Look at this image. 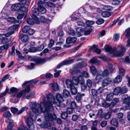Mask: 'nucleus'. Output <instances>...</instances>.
<instances>
[{
  "label": "nucleus",
  "instance_id": "obj_1",
  "mask_svg": "<svg viewBox=\"0 0 130 130\" xmlns=\"http://www.w3.org/2000/svg\"><path fill=\"white\" fill-rule=\"evenodd\" d=\"M47 99L48 102L46 104L43 102H41L40 105L36 102H29V106L33 112L29 111L28 113V118L27 123L30 130H32L34 128V121L35 120L36 118V116L35 113L44 112L45 119L47 121L55 120L56 118V115L48 110L46 107L47 105L48 109L51 108L52 110L53 109L52 105L55 102L54 97L52 94H50L47 95Z\"/></svg>",
  "mask_w": 130,
  "mask_h": 130
},
{
  "label": "nucleus",
  "instance_id": "obj_2",
  "mask_svg": "<svg viewBox=\"0 0 130 130\" xmlns=\"http://www.w3.org/2000/svg\"><path fill=\"white\" fill-rule=\"evenodd\" d=\"M104 48L106 51L117 56H123L125 51V48L122 46L117 49L115 48H112L111 46L106 45L105 46Z\"/></svg>",
  "mask_w": 130,
  "mask_h": 130
},
{
  "label": "nucleus",
  "instance_id": "obj_3",
  "mask_svg": "<svg viewBox=\"0 0 130 130\" xmlns=\"http://www.w3.org/2000/svg\"><path fill=\"white\" fill-rule=\"evenodd\" d=\"M21 23L20 20H17L15 22V25L9 27L8 29V32L7 33L8 36H9L14 33V31L18 27L19 25Z\"/></svg>",
  "mask_w": 130,
  "mask_h": 130
},
{
  "label": "nucleus",
  "instance_id": "obj_4",
  "mask_svg": "<svg viewBox=\"0 0 130 130\" xmlns=\"http://www.w3.org/2000/svg\"><path fill=\"white\" fill-rule=\"evenodd\" d=\"M39 11L38 9H34L33 10L32 14L31 15V17L34 20H35V22L36 24H38L40 23V21L39 20L38 18L36 16L39 14Z\"/></svg>",
  "mask_w": 130,
  "mask_h": 130
},
{
  "label": "nucleus",
  "instance_id": "obj_5",
  "mask_svg": "<svg viewBox=\"0 0 130 130\" xmlns=\"http://www.w3.org/2000/svg\"><path fill=\"white\" fill-rule=\"evenodd\" d=\"M10 91L11 92L10 93L12 94V96L13 98L11 100V102L14 103H17L19 101L18 99H17V100L15 101H14L13 100L14 99V98L16 96V93L18 91V90L16 88L12 87L10 89Z\"/></svg>",
  "mask_w": 130,
  "mask_h": 130
},
{
  "label": "nucleus",
  "instance_id": "obj_6",
  "mask_svg": "<svg viewBox=\"0 0 130 130\" xmlns=\"http://www.w3.org/2000/svg\"><path fill=\"white\" fill-rule=\"evenodd\" d=\"M48 59L46 58H38L33 59L34 62L37 64L42 65L45 63Z\"/></svg>",
  "mask_w": 130,
  "mask_h": 130
},
{
  "label": "nucleus",
  "instance_id": "obj_7",
  "mask_svg": "<svg viewBox=\"0 0 130 130\" xmlns=\"http://www.w3.org/2000/svg\"><path fill=\"white\" fill-rule=\"evenodd\" d=\"M23 7H24L19 3L12 5L11 7V9L13 11H19L20 10H22V8Z\"/></svg>",
  "mask_w": 130,
  "mask_h": 130
},
{
  "label": "nucleus",
  "instance_id": "obj_8",
  "mask_svg": "<svg viewBox=\"0 0 130 130\" xmlns=\"http://www.w3.org/2000/svg\"><path fill=\"white\" fill-rule=\"evenodd\" d=\"M74 59H70L64 60L59 64L57 67V69H59L61 67L64 65H66L72 63L74 61Z\"/></svg>",
  "mask_w": 130,
  "mask_h": 130
},
{
  "label": "nucleus",
  "instance_id": "obj_9",
  "mask_svg": "<svg viewBox=\"0 0 130 130\" xmlns=\"http://www.w3.org/2000/svg\"><path fill=\"white\" fill-rule=\"evenodd\" d=\"M77 38L76 37H68L66 39V42L67 44H70L71 46L73 45L76 42Z\"/></svg>",
  "mask_w": 130,
  "mask_h": 130
},
{
  "label": "nucleus",
  "instance_id": "obj_10",
  "mask_svg": "<svg viewBox=\"0 0 130 130\" xmlns=\"http://www.w3.org/2000/svg\"><path fill=\"white\" fill-rule=\"evenodd\" d=\"M109 74V72L108 70H105L103 72V76L100 74H98L97 75L96 77V80L97 81L101 80V79L102 78V77H105L107 76Z\"/></svg>",
  "mask_w": 130,
  "mask_h": 130
},
{
  "label": "nucleus",
  "instance_id": "obj_11",
  "mask_svg": "<svg viewBox=\"0 0 130 130\" xmlns=\"http://www.w3.org/2000/svg\"><path fill=\"white\" fill-rule=\"evenodd\" d=\"M37 82H32L31 84L28 85L25 87V89L23 90V91L25 92L26 94L28 92H29L31 90L30 86H33L35 84H37Z\"/></svg>",
  "mask_w": 130,
  "mask_h": 130
},
{
  "label": "nucleus",
  "instance_id": "obj_12",
  "mask_svg": "<svg viewBox=\"0 0 130 130\" xmlns=\"http://www.w3.org/2000/svg\"><path fill=\"white\" fill-rule=\"evenodd\" d=\"M22 10H20L18 11L19 14L17 17V18L19 20L21 19L24 16V13L26 10V8L25 7L22 8Z\"/></svg>",
  "mask_w": 130,
  "mask_h": 130
},
{
  "label": "nucleus",
  "instance_id": "obj_13",
  "mask_svg": "<svg viewBox=\"0 0 130 130\" xmlns=\"http://www.w3.org/2000/svg\"><path fill=\"white\" fill-rule=\"evenodd\" d=\"M79 82H66L67 88L70 89L74 87V85H77Z\"/></svg>",
  "mask_w": 130,
  "mask_h": 130
},
{
  "label": "nucleus",
  "instance_id": "obj_14",
  "mask_svg": "<svg viewBox=\"0 0 130 130\" xmlns=\"http://www.w3.org/2000/svg\"><path fill=\"white\" fill-rule=\"evenodd\" d=\"M84 81V77L81 75H79L78 77L74 76L72 77V81Z\"/></svg>",
  "mask_w": 130,
  "mask_h": 130
},
{
  "label": "nucleus",
  "instance_id": "obj_15",
  "mask_svg": "<svg viewBox=\"0 0 130 130\" xmlns=\"http://www.w3.org/2000/svg\"><path fill=\"white\" fill-rule=\"evenodd\" d=\"M26 94L25 92H24V91H23L22 90L21 92L17 93L16 95V97L17 98H25Z\"/></svg>",
  "mask_w": 130,
  "mask_h": 130
},
{
  "label": "nucleus",
  "instance_id": "obj_16",
  "mask_svg": "<svg viewBox=\"0 0 130 130\" xmlns=\"http://www.w3.org/2000/svg\"><path fill=\"white\" fill-rule=\"evenodd\" d=\"M122 99H123V103L124 104H127V105L129 106V99H128V97L127 95H125L122 96Z\"/></svg>",
  "mask_w": 130,
  "mask_h": 130
},
{
  "label": "nucleus",
  "instance_id": "obj_17",
  "mask_svg": "<svg viewBox=\"0 0 130 130\" xmlns=\"http://www.w3.org/2000/svg\"><path fill=\"white\" fill-rule=\"evenodd\" d=\"M50 86L55 91H57L58 90L59 88L57 83L54 82L53 83L50 84Z\"/></svg>",
  "mask_w": 130,
  "mask_h": 130
},
{
  "label": "nucleus",
  "instance_id": "obj_18",
  "mask_svg": "<svg viewBox=\"0 0 130 130\" xmlns=\"http://www.w3.org/2000/svg\"><path fill=\"white\" fill-rule=\"evenodd\" d=\"M16 52L17 55L18 56V58L20 59L24 60L26 59L25 56H23L22 54L17 50H16Z\"/></svg>",
  "mask_w": 130,
  "mask_h": 130
},
{
  "label": "nucleus",
  "instance_id": "obj_19",
  "mask_svg": "<svg viewBox=\"0 0 130 130\" xmlns=\"http://www.w3.org/2000/svg\"><path fill=\"white\" fill-rule=\"evenodd\" d=\"M20 37L22 41L23 42H25L28 39V37L23 34H21Z\"/></svg>",
  "mask_w": 130,
  "mask_h": 130
},
{
  "label": "nucleus",
  "instance_id": "obj_20",
  "mask_svg": "<svg viewBox=\"0 0 130 130\" xmlns=\"http://www.w3.org/2000/svg\"><path fill=\"white\" fill-rule=\"evenodd\" d=\"M35 94V91H32L30 93H28L25 96V99L28 100L30 98L33 96Z\"/></svg>",
  "mask_w": 130,
  "mask_h": 130
},
{
  "label": "nucleus",
  "instance_id": "obj_21",
  "mask_svg": "<svg viewBox=\"0 0 130 130\" xmlns=\"http://www.w3.org/2000/svg\"><path fill=\"white\" fill-rule=\"evenodd\" d=\"M119 101V99L118 98H116L114 99L110 103V106L112 107L114 105H116Z\"/></svg>",
  "mask_w": 130,
  "mask_h": 130
},
{
  "label": "nucleus",
  "instance_id": "obj_22",
  "mask_svg": "<svg viewBox=\"0 0 130 130\" xmlns=\"http://www.w3.org/2000/svg\"><path fill=\"white\" fill-rule=\"evenodd\" d=\"M56 99L59 103H61L63 101L62 95L60 94H58L56 95Z\"/></svg>",
  "mask_w": 130,
  "mask_h": 130
},
{
  "label": "nucleus",
  "instance_id": "obj_23",
  "mask_svg": "<svg viewBox=\"0 0 130 130\" xmlns=\"http://www.w3.org/2000/svg\"><path fill=\"white\" fill-rule=\"evenodd\" d=\"M120 87H117L115 88L113 91V94L115 95H118L119 93H120Z\"/></svg>",
  "mask_w": 130,
  "mask_h": 130
},
{
  "label": "nucleus",
  "instance_id": "obj_24",
  "mask_svg": "<svg viewBox=\"0 0 130 130\" xmlns=\"http://www.w3.org/2000/svg\"><path fill=\"white\" fill-rule=\"evenodd\" d=\"M8 91V89L7 87L5 91L3 92H2L0 94V100L3 99L4 97L6 95Z\"/></svg>",
  "mask_w": 130,
  "mask_h": 130
},
{
  "label": "nucleus",
  "instance_id": "obj_25",
  "mask_svg": "<svg viewBox=\"0 0 130 130\" xmlns=\"http://www.w3.org/2000/svg\"><path fill=\"white\" fill-rule=\"evenodd\" d=\"M38 10L41 13H44L46 12V9L44 7L41 6H39L38 7Z\"/></svg>",
  "mask_w": 130,
  "mask_h": 130
},
{
  "label": "nucleus",
  "instance_id": "obj_26",
  "mask_svg": "<svg viewBox=\"0 0 130 130\" xmlns=\"http://www.w3.org/2000/svg\"><path fill=\"white\" fill-rule=\"evenodd\" d=\"M113 96V93H111L108 94L106 97V100L108 101H110L112 99Z\"/></svg>",
  "mask_w": 130,
  "mask_h": 130
},
{
  "label": "nucleus",
  "instance_id": "obj_27",
  "mask_svg": "<svg viewBox=\"0 0 130 130\" xmlns=\"http://www.w3.org/2000/svg\"><path fill=\"white\" fill-rule=\"evenodd\" d=\"M14 126V123L12 120H10V121L7 126V128L9 130L11 129Z\"/></svg>",
  "mask_w": 130,
  "mask_h": 130
},
{
  "label": "nucleus",
  "instance_id": "obj_28",
  "mask_svg": "<svg viewBox=\"0 0 130 130\" xmlns=\"http://www.w3.org/2000/svg\"><path fill=\"white\" fill-rule=\"evenodd\" d=\"M87 84L85 82H80L82 90H84L86 89L87 87Z\"/></svg>",
  "mask_w": 130,
  "mask_h": 130
},
{
  "label": "nucleus",
  "instance_id": "obj_29",
  "mask_svg": "<svg viewBox=\"0 0 130 130\" xmlns=\"http://www.w3.org/2000/svg\"><path fill=\"white\" fill-rule=\"evenodd\" d=\"M102 105L103 107L106 108L108 107H109L110 108L112 107L111 106H110V104L108 103L105 102H103L102 103Z\"/></svg>",
  "mask_w": 130,
  "mask_h": 130
},
{
  "label": "nucleus",
  "instance_id": "obj_30",
  "mask_svg": "<svg viewBox=\"0 0 130 130\" xmlns=\"http://www.w3.org/2000/svg\"><path fill=\"white\" fill-rule=\"evenodd\" d=\"M102 16L104 17H107L110 16V12L108 11H104L102 13Z\"/></svg>",
  "mask_w": 130,
  "mask_h": 130
},
{
  "label": "nucleus",
  "instance_id": "obj_31",
  "mask_svg": "<svg viewBox=\"0 0 130 130\" xmlns=\"http://www.w3.org/2000/svg\"><path fill=\"white\" fill-rule=\"evenodd\" d=\"M120 93L124 94L126 93L128 90L127 88L125 87H123L121 88H120Z\"/></svg>",
  "mask_w": 130,
  "mask_h": 130
},
{
  "label": "nucleus",
  "instance_id": "obj_32",
  "mask_svg": "<svg viewBox=\"0 0 130 130\" xmlns=\"http://www.w3.org/2000/svg\"><path fill=\"white\" fill-rule=\"evenodd\" d=\"M35 20H33L30 18H28L27 20V23L30 25H33L34 23H36L35 22Z\"/></svg>",
  "mask_w": 130,
  "mask_h": 130
},
{
  "label": "nucleus",
  "instance_id": "obj_33",
  "mask_svg": "<svg viewBox=\"0 0 130 130\" xmlns=\"http://www.w3.org/2000/svg\"><path fill=\"white\" fill-rule=\"evenodd\" d=\"M91 73L93 75H95L96 73V70L95 67L94 66H92L90 67Z\"/></svg>",
  "mask_w": 130,
  "mask_h": 130
},
{
  "label": "nucleus",
  "instance_id": "obj_34",
  "mask_svg": "<svg viewBox=\"0 0 130 130\" xmlns=\"http://www.w3.org/2000/svg\"><path fill=\"white\" fill-rule=\"evenodd\" d=\"M123 34H125V36L126 37H129L130 36V27L126 29Z\"/></svg>",
  "mask_w": 130,
  "mask_h": 130
},
{
  "label": "nucleus",
  "instance_id": "obj_35",
  "mask_svg": "<svg viewBox=\"0 0 130 130\" xmlns=\"http://www.w3.org/2000/svg\"><path fill=\"white\" fill-rule=\"evenodd\" d=\"M63 96L66 98H67L70 95L69 91L67 90L64 89L63 91Z\"/></svg>",
  "mask_w": 130,
  "mask_h": 130
},
{
  "label": "nucleus",
  "instance_id": "obj_36",
  "mask_svg": "<svg viewBox=\"0 0 130 130\" xmlns=\"http://www.w3.org/2000/svg\"><path fill=\"white\" fill-rule=\"evenodd\" d=\"M30 28L29 26H25L22 28V31L24 33H27V32H28Z\"/></svg>",
  "mask_w": 130,
  "mask_h": 130
},
{
  "label": "nucleus",
  "instance_id": "obj_37",
  "mask_svg": "<svg viewBox=\"0 0 130 130\" xmlns=\"http://www.w3.org/2000/svg\"><path fill=\"white\" fill-rule=\"evenodd\" d=\"M11 114L9 111H6L3 114V116L5 118H8L11 117Z\"/></svg>",
  "mask_w": 130,
  "mask_h": 130
},
{
  "label": "nucleus",
  "instance_id": "obj_38",
  "mask_svg": "<svg viewBox=\"0 0 130 130\" xmlns=\"http://www.w3.org/2000/svg\"><path fill=\"white\" fill-rule=\"evenodd\" d=\"M111 124L115 126H117L118 124V122L116 119L114 118L112 119L111 121Z\"/></svg>",
  "mask_w": 130,
  "mask_h": 130
},
{
  "label": "nucleus",
  "instance_id": "obj_39",
  "mask_svg": "<svg viewBox=\"0 0 130 130\" xmlns=\"http://www.w3.org/2000/svg\"><path fill=\"white\" fill-rule=\"evenodd\" d=\"M27 108L26 106H25L21 108V109L17 113V115H18L22 113L24 111L27 110Z\"/></svg>",
  "mask_w": 130,
  "mask_h": 130
},
{
  "label": "nucleus",
  "instance_id": "obj_40",
  "mask_svg": "<svg viewBox=\"0 0 130 130\" xmlns=\"http://www.w3.org/2000/svg\"><path fill=\"white\" fill-rule=\"evenodd\" d=\"M61 118L64 119H65L67 118L68 115L67 113L66 112H62L61 115Z\"/></svg>",
  "mask_w": 130,
  "mask_h": 130
},
{
  "label": "nucleus",
  "instance_id": "obj_41",
  "mask_svg": "<svg viewBox=\"0 0 130 130\" xmlns=\"http://www.w3.org/2000/svg\"><path fill=\"white\" fill-rule=\"evenodd\" d=\"M70 89L71 92L73 94L75 95L77 94V90L75 87Z\"/></svg>",
  "mask_w": 130,
  "mask_h": 130
},
{
  "label": "nucleus",
  "instance_id": "obj_42",
  "mask_svg": "<svg viewBox=\"0 0 130 130\" xmlns=\"http://www.w3.org/2000/svg\"><path fill=\"white\" fill-rule=\"evenodd\" d=\"M103 111L101 109H99V110L98 113H97V115L100 118H102L104 116L102 114Z\"/></svg>",
  "mask_w": 130,
  "mask_h": 130
},
{
  "label": "nucleus",
  "instance_id": "obj_43",
  "mask_svg": "<svg viewBox=\"0 0 130 130\" xmlns=\"http://www.w3.org/2000/svg\"><path fill=\"white\" fill-rule=\"evenodd\" d=\"M119 35V34H116L113 35V39L114 41H116L119 40L120 37Z\"/></svg>",
  "mask_w": 130,
  "mask_h": 130
},
{
  "label": "nucleus",
  "instance_id": "obj_44",
  "mask_svg": "<svg viewBox=\"0 0 130 130\" xmlns=\"http://www.w3.org/2000/svg\"><path fill=\"white\" fill-rule=\"evenodd\" d=\"M15 19L13 17H10L8 18L7 19V20L8 22H11V23L14 22V23L15 24V22L17 21H15Z\"/></svg>",
  "mask_w": 130,
  "mask_h": 130
},
{
  "label": "nucleus",
  "instance_id": "obj_45",
  "mask_svg": "<svg viewBox=\"0 0 130 130\" xmlns=\"http://www.w3.org/2000/svg\"><path fill=\"white\" fill-rule=\"evenodd\" d=\"M92 31V29L90 28V27L88 28L84 32V34L85 35H87L89 34Z\"/></svg>",
  "mask_w": 130,
  "mask_h": 130
},
{
  "label": "nucleus",
  "instance_id": "obj_46",
  "mask_svg": "<svg viewBox=\"0 0 130 130\" xmlns=\"http://www.w3.org/2000/svg\"><path fill=\"white\" fill-rule=\"evenodd\" d=\"M8 47V44H6L5 45H4L1 46L0 47V50H1V52L3 50H4L7 49Z\"/></svg>",
  "mask_w": 130,
  "mask_h": 130
},
{
  "label": "nucleus",
  "instance_id": "obj_47",
  "mask_svg": "<svg viewBox=\"0 0 130 130\" xmlns=\"http://www.w3.org/2000/svg\"><path fill=\"white\" fill-rule=\"evenodd\" d=\"M35 32V31L33 29L30 28L28 32L26 34L29 35H31L34 34Z\"/></svg>",
  "mask_w": 130,
  "mask_h": 130
},
{
  "label": "nucleus",
  "instance_id": "obj_48",
  "mask_svg": "<svg viewBox=\"0 0 130 130\" xmlns=\"http://www.w3.org/2000/svg\"><path fill=\"white\" fill-rule=\"evenodd\" d=\"M54 41L53 39H51L50 40V42L48 44V47L51 48L54 44Z\"/></svg>",
  "mask_w": 130,
  "mask_h": 130
},
{
  "label": "nucleus",
  "instance_id": "obj_49",
  "mask_svg": "<svg viewBox=\"0 0 130 130\" xmlns=\"http://www.w3.org/2000/svg\"><path fill=\"white\" fill-rule=\"evenodd\" d=\"M46 4L47 6L51 7H53L54 6V4L50 1L47 2Z\"/></svg>",
  "mask_w": 130,
  "mask_h": 130
},
{
  "label": "nucleus",
  "instance_id": "obj_50",
  "mask_svg": "<svg viewBox=\"0 0 130 130\" xmlns=\"http://www.w3.org/2000/svg\"><path fill=\"white\" fill-rule=\"evenodd\" d=\"M9 41V40L7 38V37H6V38H5L2 41V43L3 44H5L8 42Z\"/></svg>",
  "mask_w": 130,
  "mask_h": 130
},
{
  "label": "nucleus",
  "instance_id": "obj_51",
  "mask_svg": "<svg viewBox=\"0 0 130 130\" xmlns=\"http://www.w3.org/2000/svg\"><path fill=\"white\" fill-rule=\"evenodd\" d=\"M122 79V77L120 75H118L115 78L114 81H121Z\"/></svg>",
  "mask_w": 130,
  "mask_h": 130
},
{
  "label": "nucleus",
  "instance_id": "obj_52",
  "mask_svg": "<svg viewBox=\"0 0 130 130\" xmlns=\"http://www.w3.org/2000/svg\"><path fill=\"white\" fill-rule=\"evenodd\" d=\"M104 22V20L102 19H98L96 21V23L99 25H100L103 23Z\"/></svg>",
  "mask_w": 130,
  "mask_h": 130
},
{
  "label": "nucleus",
  "instance_id": "obj_53",
  "mask_svg": "<svg viewBox=\"0 0 130 130\" xmlns=\"http://www.w3.org/2000/svg\"><path fill=\"white\" fill-rule=\"evenodd\" d=\"M11 112L15 114L18 111V109L14 107H12L11 108Z\"/></svg>",
  "mask_w": 130,
  "mask_h": 130
},
{
  "label": "nucleus",
  "instance_id": "obj_54",
  "mask_svg": "<svg viewBox=\"0 0 130 130\" xmlns=\"http://www.w3.org/2000/svg\"><path fill=\"white\" fill-rule=\"evenodd\" d=\"M7 35V33L5 34H2L0 35V40L2 41L6 37H8Z\"/></svg>",
  "mask_w": 130,
  "mask_h": 130
},
{
  "label": "nucleus",
  "instance_id": "obj_55",
  "mask_svg": "<svg viewBox=\"0 0 130 130\" xmlns=\"http://www.w3.org/2000/svg\"><path fill=\"white\" fill-rule=\"evenodd\" d=\"M44 48V46L43 44L38 46L36 48V50L38 51H41Z\"/></svg>",
  "mask_w": 130,
  "mask_h": 130
},
{
  "label": "nucleus",
  "instance_id": "obj_56",
  "mask_svg": "<svg viewBox=\"0 0 130 130\" xmlns=\"http://www.w3.org/2000/svg\"><path fill=\"white\" fill-rule=\"evenodd\" d=\"M119 74L122 76H124V74L125 73V71L124 69L123 68H120L119 69Z\"/></svg>",
  "mask_w": 130,
  "mask_h": 130
},
{
  "label": "nucleus",
  "instance_id": "obj_57",
  "mask_svg": "<svg viewBox=\"0 0 130 130\" xmlns=\"http://www.w3.org/2000/svg\"><path fill=\"white\" fill-rule=\"evenodd\" d=\"M105 34V31L104 30H102L101 31L100 33L99 34L98 36V38H99L102 37V36H104Z\"/></svg>",
  "mask_w": 130,
  "mask_h": 130
},
{
  "label": "nucleus",
  "instance_id": "obj_58",
  "mask_svg": "<svg viewBox=\"0 0 130 130\" xmlns=\"http://www.w3.org/2000/svg\"><path fill=\"white\" fill-rule=\"evenodd\" d=\"M77 23L78 26H84L85 25V23L82 21H78L77 22Z\"/></svg>",
  "mask_w": 130,
  "mask_h": 130
},
{
  "label": "nucleus",
  "instance_id": "obj_59",
  "mask_svg": "<svg viewBox=\"0 0 130 130\" xmlns=\"http://www.w3.org/2000/svg\"><path fill=\"white\" fill-rule=\"evenodd\" d=\"M111 113L110 112H108L104 116L105 119L106 120H107L110 118L111 116Z\"/></svg>",
  "mask_w": 130,
  "mask_h": 130
},
{
  "label": "nucleus",
  "instance_id": "obj_60",
  "mask_svg": "<svg viewBox=\"0 0 130 130\" xmlns=\"http://www.w3.org/2000/svg\"><path fill=\"white\" fill-rule=\"evenodd\" d=\"M67 113L69 114H71L72 113L73 110L72 108H69L67 110Z\"/></svg>",
  "mask_w": 130,
  "mask_h": 130
},
{
  "label": "nucleus",
  "instance_id": "obj_61",
  "mask_svg": "<svg viewBox=\"0 0 130 130\" xmlns=\"http://www.w3.org/2000/svg\"><path fill=\"white\" fill-rule=\"evenodd\" d=\"M49 50L48 48H45L40 53V55L42 56L43 54H45Z\"/></svg>",
  "mask_w": 130,
  "mask_h": 130
},
{
  "label": "nucleus",
  "instance_id": "obj_62",
  "mask_svg": "<svg viewBox=\"0 0 130 130\" xmlns=\"http://www.w3.org/2000/svg\"><path fill=\"white\" fill-rule=\"evenodd\" d=\"M78 116L76 115H73L72 117V120L74 121H76L78 119Z\"/></svg>",
  "mask_w": 130,
  "mask_h": 130
},
{
  "label": "nucleus",
  "instance_id": "obj_63",
  "mask_svg": "<svg viewBox=\"0 0 130 130\" xmlns=\"http://www.w3.org/2000/svg\"><path fill=\"white\" fill-rule=\"evenodd\" d=\"M98 61L97 59L94 57L89 61V62H90L94 64L98 62Z\"/></svg>",
  "mask_w": 130,
  "mask_h": 130
},
{
  "label": "nucleus",
  "instance_id": "obj_64",
  "mask_svg": "<svg viewBox=\"0 0 130 130\" xmlns=\"http://www.w3.org/2000/svg\"><path fill=\"white\" fill-rule=\"evenodd\" d=\"M27 128L23 125H21L19 127L18 130H27Z\"/></svg>",
  "mask_w": 130,
  "mask_h": 130
}]
</instances>
